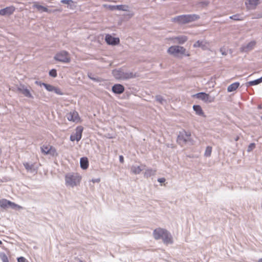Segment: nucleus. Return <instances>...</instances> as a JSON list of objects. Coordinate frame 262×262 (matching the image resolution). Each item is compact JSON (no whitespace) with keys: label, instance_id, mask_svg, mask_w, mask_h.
<instances>
[{"label":"nucleus","instance_id":"37","mask_svg":"<svg viewBox=\"0 0 262 262\" xmlns=\"http://www.w3.org/2000/svg\"><path fill=\"white\" fill-rule=\"evenodd\" d=\"M106 7L111 10H116V6L109 5L108 6H106Z\"/></svg>","mask_w":262,"mask_h":262},{"label":"nucleus","instance_id":"32","mask_svg":"<svg viewBox=\"0 0 262 262\" xmlns=\"http://www.w3.org/2000/svg\"><path fill=\"white\" fill-rule=\"evenodd\" d=\"M255 143H252L250 144L248 146V147L247 149V151L248 152L251 151L252 150H253V149H254L255 148Z\"/></svg>","mask_w":262,"mask_h":262},{"label":"nucleus","instance_id":"25","mask_svg":"<svg viewBox=\"0 0 262 262\" xmlns=\"http://www.w3.org/2000/svg\"><path fill=\"white\" fill-rule=\"evenodd\" d=\"M174 39H176L179 43H183L187 40V37L185 36H182L177 37L174 38Z\"/></svg>","mask_w":262,"mask_h":262},{"label":"nucleus","instance_id":"19","mask_svg":"<svg viewBox=\"0 0 262 262\" xmlns=\"http://www.w3.org/2000/svg\"><path fill=\"white\" fill-rule=\"evenodd\" d=\"M33 7L36 8L38 11H40V12H50V11H49V9L47 7L41 6L40 5H39L37 3H35L34 4Z\"/></svg>","mask_w":262,"mask_h":262},{"label":"nucleus","instance_id":"13","mask_svg":"<svg viewBox=\"0 0 262 262\" xmlns=\"http://www.w3.org/2000/svg\"><path fill=\"white\" fill-rule=\"evenodd\" d=\"M15 8L14 6L7 7L0 10V15H11L15 11Z\"/></svg>","mask_w":262,"mask_h":262},{"label":"nucleus","instance_id":"21","mask_svg":"<svg viewBox=\"0 0 262 262\" xmlns=\"http://www.w3.org/2000/svg\"><path fill=\"white\" fill-rule=\"evenodd\" d=\"M193 108L197 115L200 116H204V113L200 105H194L193 106Z\"/></svg>","mask_w":262,"mask_h":262},{"label":"nucleus","instance_id":"3","mask_svg":"<svg viewBox=\"0 0 262 262\" xmlns=\"http://www.w3.org/2000/svg\"><path fill=\"white\" fill-rule=\"evenodd\" d=\"M191 136V134L190 132L183 130L179 132L177 140L180 143L182 144H185L188 142H192L193 140Z\"/></svg>","mask_w":262,"mask_h":262},{"label":"nucleus","instance_id":"39","mask_svg":"<svg viewBox=\"0 0 262 262\" xmlns=\"http://www.w3.org/2000/svg\"><path fill=\"white\" fill-rule=\"evenodd\" d=\"M53 91H54L56 93H57L58 94H59V95H61L62 94L60 90L59 89H58V88H55V90H53Z\"/></svg>","mask_w":262,"mask_h":262},{"label":"nucleus","instance_id":"6","mask_svg":"<svg viewBox=\"0 0 262 262\" xmlns=\"http://www.w3.org/2000/svg\"><path fill=\"white\" fill-rule=\"evenodd\" d=\"M9 207L15 209H21L22 207L6 199H3L0 200V208L6 209Z\"/></svg>","mask_w":262,"mask_h":262},{"label":"nucleus","instance_id":"48","mask_svg":"<svg viewBox=\"0 0 262 262\" xmlns=\"http://www.w3.org/2000/svg\"><path fill=\"white\" fill-rule=\"evenodd\" d=\"M79 262H83L82 260H80Z\"/></svg>","mask_w":262,"mask_h":262},{"label":"nucleus","instance_id":"33","mask_svg":"<svg viewBox=\"0 0 262 262\" xmlns=\"http://www.w3.org/2000/svg\"><path fill=\"white\" fill-rule=\"evenodd\" d=\"M49 75L53 77H56L57 76L56 70L55 69L51 70L49 72Z\"/></svg>","mask_w":262,"mask_h":262},{"label":"nucleus","instance_id":"36","mask_svg":"<svg viewBox=\"0 0 262 262\" xmlns=\"http://www.w3.org/2000/svg\"><path fill=\"white\" fill-rule=\"evenodd\" d=\"M26 258L24 257H19L17 258L18 262H26Z\"/></svg>","mask_w":262,"mask_h":262},{"label":"nucleus","instance_id":"31","mask_svg":"<svg viewBox=\"0 0 262 262\" xmlns=\"http://www.w3.org/2000/svg\"><path fill=\"white\" fill-rule=\"evenodd\" d=\"M116 10L126 11L128 7L125 5H117L116 6Z\"/></svg>","mask_w":262,"mask_h":262},{"label":"nucleus","instance_id":"5","mask_svg":"<svg viewBox=\"0 0 262 262\" xmlns=\"http://www.w3.org/2000/svg\"><path fill=\"white\" fill-rule=\"evenodd\" d=\"M56 60L64 63H69L71 61V58L69 53L65 51H62L57 53L54 57Z\"/></svg>","mask_w":262,"mask_h":262},{"label":"nucleus","instance_id":"10","mask_svg":"<svg viewBox=\"0 0 262 262\" xmlns=\"http://www.w3.org/2000/svg\"><path fill=\"white\" fill-rule=\"evenodd\" d=\"M83 127L82 126H78L75 129V133L72 134L70 136V140L72 141H79L82 137V133Z\"/></svg>","mask_w":262,"mask_h":262},{"label":"nucleus","instance_id":"18","mask_svg":"<svg viewBox=\"0 0 262 262\" xmlns=\"http://www.w3.org/2000/svg\"><path fill=\"white\" fill-rule=\"evenodd\" d=\"M80 166L83 169H86L89 165L88 159L86 157H83L80 159Z\"/></svg>","mask_w":262,"mask_h":262},{"label":"nucleus","instance_id":"46","mask_svg":"<svg viewBox=\"0 0 262 262\" xmlns=\"http://www.w3.org/2000/svg\"><path fill=\"white\" fill-rule=\"evenodd\" d=\"M2 244V242L0 241V245Z\"/></svg>","mask_w":262,"mask_h":262},{"label":"nucleus","instance_id":"23","mask_svg":"<svg viewBox=\"0 0 262 262\" xmlns=\"http://www.w3.org/2000/svg\"><path fill=\"white\" fill-rule=\"evenodd\" d=\"M23 164H24V166H25L26 169L28 171H32L34 170V164H29L28 162H26V163H24Z\"/></svg>","mask_w":262,"mask_h":262},{"label":"nucleus","instance_id":"2","mask_svg":"<svg viewBox=\"0 0 262 262\" xmlns=\"http://www.w3.org/2000/svg\"><path fill=\"white\" fill-rule=\"evenodd\" d=\"M199 18V16L195 14L183 15L174 18V20L179 23L186 24L190 23Z\"/></svg>","mask_w":262,"mask_h":262},{"label":"nucleus","instance_id":"9","mask_svg":"<svg viewBox=\"0 0 262 262\" xmlns=\"http://www.w3.org/2000/svg\"><path fill=\"white\" fill-rule=\"evenodd\" d=\"M193 98H196L202 100L205 102L210 103L214 101V98H211L208 94L201 92L194 94L192 96Z\"/></svg>","mask_w":262,"mask_h":262},{"label":"nucleus","instance_id":"17","mask_svg":"<svg viewBox=\"0 0 262 262\" xmlns=\"http://www.w3.org/2000/svg\"><path fill=\"white\" fill-rule=\"evenodd\" d=\"M113 75L116 79H124V72L122 70H114Z\"/></svg>","mask_w":262,"mask_h":262},{"label":"nucleus","instance_id":"20","mask_svg":"<svg viewBox=\"0 0 262 262\" xmlns=\"http://www.w3.org/2000/svg\"><path fill=\"white\" fill-rule=\"evenodd\" d=\"M239 83L238 82H234L228 86L227 91L228 92L234 91L239 87Z\"/></svg>","mask_w":262,"mask_h":262},{"label":"nucleus","instance_id":"8","mask_svg":"<svg viewBox=\"0 0 262 262\" xmlns=\"http://www.w3.org/2000/svg\"><path fill=\"white\" fill-rule=\"evenodd\" d=\"M67 119L71 122H75L76 123H80L81 119L78 113L74 110L66 115Z\"/></svg>","mask_w":262,"mask_h":262},{"label":"nucleus","instance_id":"30","mask_svg":"<svg viewBox=\"0 0 262 262\" xmlns=\"http://www.w3.org/2000/svg\"><path fill=\"white\" fill-rule=\"evenodd\" d=\"M230 18L234 19L235 20H242L244 19L243 17L241 16L240 15H234L232 16H230Z\"/></svg>","mask_w":262,"mask_h":262},{"label":"nucleus","instance_id":"24","mask_svg":"<svg viewBox=\"0 0 262 262\" xmlns=\"http://www.w3.org/2000/svg\"><path fill=\"white\" fill-rule=\"evenodd\" d=\"M136 77V75L132 72H124V79L133 78Z\"/></svg>","mask_w":262,"mask_h":262},{"label":"nucleus","instance_id":"43","mask_svg":"<svg viewBox=\"0 0 262 262\" xmlns=\"http://www.w3.org/2000/svg\"><path fill=\"white\" fill-rule=\"evenodd\" d=\"M100 179H97V180H93V182L94 183V182H100Z\"/></svg>","mask_w":262,"mask_h":262},{"label":"nucleus","instance_id":"28","mask_svg":"<svg viewBox=\"0 0 262 262\" xmlns=\"http://www.w3.org/2000/svg\"><path fill=\"white\" fill-rule=\"evenodd\" d=\"M42 85H43L45 88L49 92L53 91L55 90V87L52 86V85L46 84L45 83H42Z\"/></svg>","mask_w":262,"mask_h":262},{"label":"nucleus","instance_id":"47","mask_svg":"<svg viewBox=\"0 0 262 262\" xmlns=\"http://www.w3.org/2000/svg\"><path fill=\"white\" fill-rule=\"evenodd\" d=\"M1 153H2V150H1V149H0V155L1 154Z\"/></svg>","mask_w":262,"mask_h":262},{"label":"nucleus","instance_id":"45","mask_svg":"<svg viewBox=\"0 0 262 262\" xmlns=\"http://www.w3.org/2000/svg\"><path fill=\"white\" fill-rule=\"evenodd\" d=\"M239 139V137H237L235 139V141H238Z\"/></svg>","mask_w":262,"mask_h":262},{"label":"nucleus","instance_id":"44","mask_svg":"<svg viewBox=\"0 0 262 262\" xmlns=\"http://www.w3.org/2000/svg\"><path fill=\"white\" fill-rule=\"evenodd\" d=\"M258 262H262V258L259 259Z\"/></svg>","mask_w":262,"mask_h":262},{"label":"nucleus","instance_id":"38","mask_svg":"<svg viewBox=\"0 0 262 262\" xmlns=\"http://www.w3.org/2000/svg\"><path fill=\"white\" fill-rule=\"evenodd\" d=\"M156 100L160 102L161 103H162V101L163 100V98L160 96H158L156 97Z\"/></svg>","mask_w":262,"mask_h":262},{"label":"nucleus","instance_id":"40","mask_svg":"<svg viewBox=\"0 0 262 262\" xmlns=\"http://www.w3.org/2000/svg\"><path fill=\"white\" fill-rule=\"evenodd\" d=\"M158 181L160 183H164L165 181V179L164 178H159L158 179Z\"/></svg>","mask_w":262,"mask_h":262},{"label":"nucleus","instance_id":"35","mask_svg":"<svg viewBox=\"0 0 262 262\" xmlns=\"http://www.w3.org/2000/svg\"><path fill=\"white\" fill-rule=\"evenodd\" d=\"M203 41H198L194 44V47H200L203 46Z\"/></svg>","mask_w":262,"mask_h":262},{"label":"nucleus","instance_id":"11","mask_svg":"<svg viewBox=\"0 0 262 262\" xmlns=\"http://www.w3.org/2000/svg\"><path fill=\"white\" fill-rule=\"evenodd\" d=\"M166 231V230L161 228L156 229L153 232L154 237L156 239H162Z\"/></svg>","mask_w":262,"mask_h":262},{"label":"nucleus","instance_id":"42","mask_svg":"<svg viewBox=\"0 0 262 262\" xmlns=\"http://www.w3.org/2000/svg\"><path fill=\"white\" fill-rule=\"evenodd\" d=\"M3 262H9V260H8V258L5 256L3 259Z\"/></svg>","mask_w":262,"mask_h":262},{"label":"nucleus","instance_id":"16","mask_svg":"<svg viewBox=\"0 0 262 262\" xmlns=\"http://www.w3.org/2000/svg\"><path fill=\"white\" fill-rule=\"evenodd\" d=\"M162 239L163 240V243L166 245L172 244L173 242L172 236L168 232L167 230L165 234L163 235V237H162Z\"/></svg>","mask_w":262,"mask_h":262},{"label":"nucleus","instance_id":"14","mask_svg":"<svg viewBox=\"0 0 262 262\" xmlns=\"http://www.w3.org/2000/svg\"><path fill=\"white\" fill-rule=\"evenodd\" d=\"M246 6L249 9H254L259 4L260 0H247Z\"/></svg>","mask_w":262,"mask_h":262},{"label":"nucleus","instance_id":"26","mask_svg":"<svg viewBox=\"0 0 262 262\" xmlns=\"http://www.w3.org/2000/svg\"><path fill=\"white\" fill-rule=\"evenodd\" d=\"M262 82V77L260 78H258L257 79H256L255 80L250 81H249L248 84L249 85H255L259 84L260 83Z\"/></svg>","mask_w":262,"mask_h":262},{"label":"nucleus","instance_id":"41","mask_svg":"<svg viewBox=\"0 0 262 262\" xmlns=\"http://www.w3.org/2000/svg\"><path fill=\"white\" fill-rule=\"evenodd\" d=\"M119 160H120V162L122 163L124 162V158L122 156H119Z\"/></svg>","mask_w":262,"mask_h":262},{"label":"nucleus","instance_id":"34","mask_svg":"<svg viewBox=\"0 0 262 262\" xmlns=\"http://www.w3.org/2000/svg\"><path fill=\"white\" fill-rule=\"evenodd\" d=\"M155 172H156V170L153 171L151 169H147L145 172V174L147 176H148V175L150 176L151 174H154Z\"/></svg>","mask_w":262,"mask_h":262},{"label":"nucleus","instance_id":"12","mask_svg":"<svg viewBox=\"0 0 262 262\" xmlns=\"http://www.w3.org/2000/svg\"><path fill=\"white\" fill-rule=\"evenodd\" d=\"M105 41L108 45H116L119 43L120 39L117 37H114L110 34L105 36Z\"/></svg>","mask_w":262,"mask_h":262},{"label":"nucleus","instance_id":"22","mask_svg":"<svg viewBox=\"0 0 262 262\" xmlns=\"http://www.w3.org/2000/svg\"><path fill=\"white\" fill-rule=\"evenodd\" d=\"M18 90L21 92L26 97L29 98H32V95H31L30 91L27 89H18Z\"/></svg>","mask_w":262,"mask_h":262},{"label":"nucleus","instance_id":"29","mask_svg":"<svg viewBox=\"0 0 262 262\" xmlns=\"http://www.w3.org/2000/svg\"><path fill=\"white\" fill-rule=\"evenodd\" d=\"M212 152V147L211 146H207L206 148L205 152V156L206 157L210 156Z\"/></svg>","mask_w":262,"mask_h":262},{"label":"nucleus","instance_id":"15","mask_svg":"<svg viewBox=\"0 0 262 262\" xmlns=\"http://www.w3.org/2000/svg\"><path fill=\"white\" fill-rule=\"evenodd\" d=\"M112 91L118 94H122L124 91V87L120 84H116L112 87Z\"/></svg>","mask_w":262,"mask_h":262},{"label":"nucleus","instance_id":"1","mask_svg":"<svg viewBox=\"0 0 262 262\" xmlns=\"http://www.w3.org/2000/svg\"><path fill=\"white\" fill-rule=\"evenodd\" d=\"M81 177L78 173H69L66 176V184L72 187L79 185Z\"/></svg>","mask_w":262,"mask_h":262},{"label":"nucleus","instance_id":"27","mask_svg":"<svg viewBox=\"0 0 262 262\" xmlns=\"http://www.w3.org/2000/svg\"><path fill=\"white\" fill-rule=\"evenodd\" d=\"M131 170L135 174H139L142 171V169L140 166H133L132 167Z\"/></svg>","mask_w":262,"mask_h":262},{"label":"nucleus","instance_id":"7","mask_svg":"<svg viewBox=\"0 0 262 262\" xmlns=\"http://www.w3.org/2000/svg\"><path fill=\"white\" fill-rule=\"evenodd\" d=\"M186 50L183 47L178 46H171L168 49V53L174 56H178L179 54H184Z\"/></svg>","mask_w":262,"mask_h":262},{"label":"nucleus","instance_id":"4","mask_svg":"<svg viewBox=\"0 0 262 262\" xmlns=\"http://www.w3.org/2000/svg\"><path fill=\"white\" fill-rule=\"evenodd\" d=\"M41 152L45 155H50L52 157H57L58 154L56 149L50 144H44L41 148Z\"/></svg>","mask_w":262,"mask_h":262}]
</instances>
